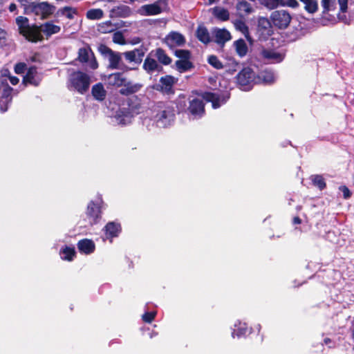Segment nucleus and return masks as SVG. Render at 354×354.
Here are the masks:
<instances>
[{
    "label": "nucleus",
    "mask_w": 354,
    "mask_h": 354,
    "mask_svg": "<svg viewBox=\"0 0 354 354\" xmlns=\"http://www.w3.org/2000/svg\"><path fill=\"white\" fill-rule=\"evenodd\" d=\"M313 185L319 188V190H323L326 187V183L324 178L322 175L312 176Z\"/></svg>",
    "instance_id": "obj_35"
},
{
    "label": "nucleus",
    "mask_w": 354,
    "mask_h": 354,
    "mask_svg": "<svg viewBox=\"0 0 354 354\" xmlns=\"http://www.w3.org/2000/svg\"><path fill=\"white\" fill-rule=\"evenodd\" d=\"M339 190L343 194V198L344 199H348L351 197L352 193L350 189L346 185H341L339 187Z\"/></svg>",
    "instance_id": "obj_51"
},
{
    "label": "nucleus",
    "mask_w": 354,
    "mask_h": 354,
    "mask_svg": "<svg viewBox=\"0 0 354 354\" xmlns=\"http://www.w3.org/2000/svg\"><path fill=\"white\" fill-rule=\"evenodd\" d=\"M97 50L104 59L107 60V68L111 70L128 71L129 68L123 62V53L113 51L105 44H100Z\"/></svg>",
    "instance_id": "obj_3"
},
{
    "label": "nucleus",
    "mask_w": 354,
    "mask_h": 354,
    "mask_svg": "<svg viewBox=\"0 0 354 354\" xmlns=\"http://www.w3.org/2000/svg\"><path fill=\"white\" fill-rule=\"evenodd\" d=\"M155 311L146 312L142 315V320L146 323H151L156 317Z\"/></svg>",
    "instance_id": "obj_49"
},
{
    "label": "nucleus",
    "mask_w": 354,
    "mask_h": 354,
    "mask_svg": "<svg viewBox=\"0 0 354 354\" xmlns=\"http://www.w3.org/2000/svg\"><path fill=\"white\" fill-rule=\"evenodd\" d=\"M260 2L270 10L277 8L280 4V0H260Z\"/></svg>",
    "instance_id": "obj_44"
},
{
    "label": "nucleus",
    "mask_w": 354,
    "mask_h": 354,
    "mask_svg": "<svg viewBox=\"0 0 354 354\" xmlns=\"http://www.w3.org/2000/svg\"><path fill=\"white\" fill-rule=\"evenodd\" d=\"M91 93L95 100L102 101L105 99L106 90H91Z\"/></svg>",
    "instance_id": "obj_46"
},
{
    "label": "nucleus",
    "mask_w": 354,
    "mask_h": 354,
    "mask_svg": "<svg viewBox=\"0 0 354 354\" xmlns=\"http://www.w3.org/2000/svg\"><path fill=\"white\" fill-rule=\"evenodd\" d=\"M113 41L118 44H124L125 39L121 32H116L113 35Z\"/></svg>",
    "instance_id": "obj_48"
},
{
    "label": "nucleus",
    "mask_w": 354,
    "mask_h": 354,
    "mask_svg": "<svg viewBox=\"0 0 354 354\" xmlns=\"http://www.w3.org/2000/svg\"><path fill=\"white\" fill-rule=\"evenodd\" d=\"M17 9V6L15 3H11L9 6V10L13 12Z\"/></svg>",
    "instance_id": "obj_59"
},
{
    "label": "nucleus",
    "mask_w": 354,
    "mask_h": 354,
    "mask_svg": "<svg viewBox=\"0 0 354 354\" xmlns=\"http://www.w3.org/2000/svg\"><path fill=\"white\" fill-rule=\"evenodd\" d=\"M103 11L101 9H91L86 12V17L89 19H100L103 17Z\"/></svg>",
    "instance_id": "obj_40"
},
{
    "label": "nucleus",
    "mask_w": 354,
    "mask_h": 354,
    "mask_svg": "<svg viewBox=\"0 0 354 354\" xmlns=\"http://www.w3.org/2000/svg\"><path fill=\"white\" fill-rule=\"evenodd\" d=\"M188 113L194 119L201 118L205 114V103L202 99L194 98L189 102Z\"/></svg>",
    "instance_id": "obj_11"
},
{
    "label": "nucleus",
    "mask_w": 354,
    "mask_h": 354,
    "mask_svg": "<svg viewBox=\"0 0 354 354\" xmlns=\"http://www.w3.org/2000/svg\"><path fill=\"white\" fill-rule=\"evenodd\" d=\"M59 254L62 260L72 261L76 257V251L74 247L64 245L60 249Z\"/></svg>",
    "instance_id": "obj_25"
},
{
    "label": "nucleus",
    "mask_w": 354,
    "mask_h": 354,
    "mask_svg": "<svg viewBox=\"0 0 354 354\" xmlns=\"http://www.w3.org/2000/svg\"><path fill=\"white\" fill-rule=\"evenodd\" d=\"M236 8L241 16H248L254 10L253 6L246 0H239Z\"/></svg>",
    "instance_id": "obj_22"
},
{
    "label": "nucleus",
    "mask_w": 354,
    "mask_h": 354,
    "mask_svg": "<svg viewBox=\"0 0 354 354\" xmlns=\"http://www.w3.org/2000/svg\"><path fill=\"white\" fill-rule=\"evenodd\" d=\"M116 26L109 21L102 23L98 26V30L102 33H109L113 32Z\"/></svg>",
    "instance_id": "obj_38"
},
{
    "label": "nucleus",
    "mask_w": 354,
    "mask_h": 354,
    "mask_svg": "<svg viewBox=\"0 0 354 354\" xmlns=\"http://www.w3.org/2000/svg\"><path fill=\"white\" fill-rule=\"evenodd\" d=\"M37 68L35 67H30L27 71L26 75L24 77L23 83L27 86L31 85L37 86L39 85L37 79L36 78Z\"/></svg>",
    "instance_id": "obj_23"
},
{
    "label": "nucleus",
    "mask_w": 354,
    "mask_h": 354,
    "mask_svg": "<svg viewBox=\"0 0 354 354\" xmlns=\"http://www.w3.org/2000/svg\"><path fill=\"white\" fill-rule=\"evenodd\" d=\"M102 207L100 204L96 203L91 201L86 208V218L91 225H95L99 223L102 218Z\"/></svg>",
    "instance_id": "obj_10"
},
{
    "label": "nucleus",
    "mask_w": 354,
    "mask_h": 354,
    "mask_svg": "<svg viewBox=\"0 0 354 354\" xmlns=\"http://www.w3.org/2000/svg\"><path fill=\"white\" fill-rule=\"evenodd\" d=\"M106 81L109 85L112 86L133 88L131 82L127 80L123 73H112L107 77Z\"/></svg>",
    "instance_id": "obj_12"
},
{
    "label": "nucleus",
    "mask_w": 354,
    "mask_h": 354,
    "mask_svg": "<svg viewBox=\"0 0 354 354\" xmlns=\"http://www.w3.org/2000/svg\"><path fill=\"white\" fill-rule=\"evenodd\" d=\"M69 80L75 88H88L92 82L91 75L81 71L72 73Z\"/></svg>",
    "instance_id": "obj_7"
},
{
    "label": "nucleus",
    "mask_w": 354,
    "mask_h": 354,
    "mask_svg": "<svg viewBox=\"0 0 354 354\" xmlns=\"http://www.w3.org/2000/svg\"><path fill=\"white\" fill-rule=\"evenodd\" d=\"M11 75L10 71L8 69L3 70L2 71V77L0 78V83L3 84L6 82L5 88H12L7 84V77L9 78V76Z\"/></svg>",
    "instance_id": "obj_50"
},
{
    "label": "nucleus",
    "mask_w": 354,
    "mask_h": 354,
    "mask_svg": "<svg viewBox=\"0 0 354 354\" xmlns=\"http://www.w3.org/2000/svg\"><path fill=\"white\" fill-rule=\"evenodd\" d=\"M299 2L297 0H280L279 6H288L292 8L299 7Z\"/></svg>",
    "instance_id": "obj_47"
},
{
    "label": "nucleus",
    "mask_w": 354,
    "mask_h": 354,
    "mask_svg": "<svg viewBox=\"0 0 354 354\" xmlns=\"http://www.w3.org/2000/svg\"><path fill=\"white\" fill-rule=\"evenodd\" d=\"M153 51H151L144 60L142 68L149 75H153L155 73L161 72L163 70L162 66L153 58Z\"/></svg>",
    "instance_id": "obj_13"
},
{
    "label": "nucleus",
    "mask_w": 354,
    "mask_h": 354,
    "mask_svg": "<svg viewBox=\"0 0 354 354\" xmlns=\"http://www.w3.org/2000/svg\"><path fill=\"white\" fill-rule=\"evenodd\" d=\"M165 42L170 48H173L177 46L183 45L185 43V39L183 35L173 32L165 37Z\"/></svg>",
    "instance_id": "obj_18"
},
{
    "label": "nucleus",
    "mask_w": 354,
    "mask_h": 354,
    "mask_svg": "<svg viewBox=\"0 0 354 354\" xmlns=\"http://www.w3.org/2000/svg\"><path fill=\"white\" fill-rule=\"evenodd\" d=\"M255 73L249 67L242 69L237 75V81L241 86H246L254 80Z\"/></svg>",
    "instance_id": "obj_17"
},
{
    "label": "nucleus",
    "mask_w": 354,
    "mask_h": 354,
    "mask_svg": "<svg viewBox=\"0 0 354 354\" xmlns=\"http://www.w3.org/2000/svg\"><path fill=\"white\" fill-rule=\"evenodd\" d=\"M261 55L265 59L274 60L277 62H281L282 60L281 55L272 50L264 49L261 51Z\"/></svg>",
    "instance_id": "obj_34"
},
{
    "label": "nucleus",
    "mask_w": 354,
    "mask_h": 354,
    "mask_svg": "<svg viewBox=\"0 0 354 354\" xmlns=\"http://www.w3.org/2000/svg\"><path fill=\"white\" fill-rule=\"evenodd\" d=\"M196 37L203 44H208L211 41V38L208 30L204 26H198L196 32Z\"/></svg>",
    "instance_id": "obj_28"
},
{
    "label": "nucleus",
    "mask_w": 354,
    "mask_h": 354,
    "mask_svg": "<svg viewBox=\"0 0 354 354\" xmlns=\"http://www.w3.org/2000/svg\"><path fill=\"white\" fill-rule=\"evenodd\" d=\"M230 93L228 90H225L221 93H214L212 92H205L203 98L207 102L212 103L213 109H216L221 107L230 99Z\"/></svg>",
    "instance_id": "obj_8"
},
{
    "label": "nucleus",
    "mask_w": 354,
    "mask_h": 354,
    "mask_svg": "<svg viewBox=\"0 0 354 354\" xmlns=\"http://www.w3.org/2000/svg\"><path fill=\"white\" fill-rule=\"evenodd\" d=\"M111 12L112 15L118 17H127L131 14V8L126 5L114 7Z\"/></svg>",
    "instance_id": "obj_27"
},
{
    "label": "nucleus",
    "mask_w": 354,
    "mask_h": 354,
    "mask_svg": "<svg viewBox=\"0 0 354 354\" xmlns=\"http://www.w3.org/2000/svg\"><path fill=\"white\" fill-rule=\"evenodd\" d=\"M55 7L46 1L41 3H32L30 6L26 8L24 14L33 13L40 17L41 19L48 18L55 11Z\"/></svg>",
    "instance_id": "obj_5"
},
{
    "label": "nucleus",
    "mask_w": 354,
    "mask_h": 354,
    "mask_svg": "<svg viewBox=\"0 0 354 354\" xmlns=\"http://www.w3.org/2000/svg\"><path fill=\"white\" fill-rule=\"evenodd\" d=\"M270 18L272 25L279 29L286 28L292 19L290 13L284 10L273 11Z\"/></svg>",
    "instance_id": "obj_9"
},
{
    "label": "nucleus",
    "mask_w": 354,
    "mask_h": 354,
    "mask_svg": "<svg viewBox=\"0 0 354 354\" xmlns=\"http://www.w3.org/2000/svg\"><path fill=\"white\" fill-rule=\"evenodd\" d=\"M76 60L92 70L98 68V63L91 47L86 45L78 49Z\"/></svg>",
    "instance_id": "obj_6"
},
{
    "label": "nucleus",
    "mask_w": 354,
    "mask_h": 354,
    "mask_svg": "<svg viewBox=\"0 0 354 354\" xmlns=\"http://www.w3.org/2000/svg\"><path fill=\"white\" fill-rule=\"evenodd\" d=\"M234 45L236 47V50L237 53L241 56L243 57L246 55L248 52V47L243 39L237 40L234 42Z\"/></svg>",
    "instance_id": "obj_37"
},
{
    "label": "nucleus",
    "mask_w": 354,
    "mask_h": 354,
    "mask_svg": "<svg viewBox=\"0 0 354 354\" xmlns=\"http://www.w3.org/2000/svg\"><path fill=\"white\" fill-rule=\"evenodd\" d=\"M79 252L84 254H91L95 250V244L94 241L88 239H83L80 240L77 243Z\"/></svg>",
    "instance_id": "obj_19"
},
{
    "label": "nucleus",
    "mask_w": 354,
    "mask_h": 354,
    "mask_svg": "<svg viewBox=\"0 0 354 354\" xmlns=\"http://www.w3.org/2000/svg\"><path fill=\"white\" fill-rule=\"evenodd\" d=\"M212 34L214 37V41L218 44L223 45L231 39L230 33L225 29L214 28Z\"/></svg>",
    "instance_id": "obj_21"
},
{
    "label": "nucleus",
    "mask_w": 354,
    "mask_h": 354,
    "mask_svg": "<svg viewBox=\"0 0 354 354\" xmlns=\"http://www.w3.org/2000/svg\"><path fill=\"white\" fill-rule=\"evenodd\" d=\"M153 56H154L158 59V62L161 65H169L171 63L172 59L170 58L165 53V51L160 48H156L153 53Z\"/></svg>",
    "instance_id": "obj_26"
},
{
    "label": "nucleus",
    "mask_w": 354,
    "mask_h": 354,
    "mask_svg": "<svg viewBox=\"0 0 354 354\" xmlns=\"http://www.w3.org/2000/svg\"><path fill=\"white\" fill-rule=\"evenodd\" d=\"M138 90H119L124 97L121 107L116 112L118 123L125 125L136 115L141 113L149 105L150 99L145 94H136Z\"/></svg>",
    "instance_id": "obj_1"
},
{
    "label": "nucleus",
    "mask_w": 354,
    "mask_h": 354,
    "mask_svg": "<svg viewBox=\"0 0 354 354\" xmlns=\"http://www.w3.org/2000/svg\"><path fill=\"white\" fill-rule=\"evenodd\" d=\"M37 30L39 32V39L38 41H41L43 39V36L41 33H44L46 38H48L51 35L58 33L61 28L59 26L53 24L52 22L48 21L46 22L40 26H37Z\"/></svg>",
    "instance_id": "obj_16"
},
{
    "label": "nucleus",
    "mask_w": 354,
    "mask_h": 354,
    "mask_svg": "<svg viewBox=\"0 0 354 354\" xmlns=\"http://www.w3.org/2000/svg\"><path fill=\"white\" fill-rule=\"evenodd\" d=\"M175 114L172 108L159 102L151 108V119L160 128H167L174 122Z\"/></svg>",
    "instance_id": "obj_2"
},
{
    "label": "nucleus",
    "mask_w": 354,
    "mask_h": 354,
    "mask_svg": "<svg viewBox=\"0 0 354 354\" xmlns=\"http://www.w3.org/2000/svg\"><path fill=\"white\" fill-rule=\"evenodd\" d=\"M334 0H322V6L324 9L323 12H327L330 10V3L333 2Z\"/></svg>",
    "instance_id": "obj_53"
},
{
    "label": "nucleus",
    "mask_w": 354,
    "mask_h": 354,
    "mask_svg": "<svg viewBox=\"0 0 354 354\" xmlns=\"http://www.w3.org/2000/svg\"><path fill=\"white\" fill-rule=\"evenodd\" d=\"M145 15H158L162 12L161 8L157 3L145 5L141 7Z\"/></svg>",
    "instance_id": "obj_29"
},
{
    "label": "nucleus",
    "mask_w": 354,
    "mask_h": 354,
    "mask_svg": "<svg viewBox=\"0 0 354 354\" xmlns=\"http://www.w3.org/2000/svg\"><path fill=\"white\" fill-rule=\"evenodd\" d=\"M3 0H0V5L2 4Z\"/></svg>",
    "instance_id": "obj_63"
},
{
    "label": "nucleus",
    "mask_w": 354,
    "mask_h": 354,
    "mask_svg": "<svg viewBox=\"0 0 354 354\" xmlns=\"http://www.w3.org/2000/svg\"><path fill=\"white\" fill-rule=\"evenodd\" d=\"M235 28L241 32L248 39L249 30L245 23L241 20H236L234 22Z\"/></svg>",
    "instance_id": "obj_39"
},
{
    "label": "nucleus",
    "mask_w": 354,
    "mask_h": 354,
    "mask_svg": "<svg viewBox=\"0 0 354 354\" xmlns=\"http://www.w3.org/2000/svg\"><path fill=\"white\" fill-rule=\"evenodd\" d=\"M6 35V32L3 29L0 28V43H1L2 40L5 39Z\"/></svg>",
    "instance_id": "obj_57"
},
{
    "label": "nucleus",
    "mask_w": 354,
    "mask_h": 354,
    "mask_svg": "<svg viewBox=\"0 0 354 354\" xmlns=\"http://www.w3.org/2000/svg\"><path fill=\"white\" fill-rule=\"evenodd\" d=\"M213 15L218 19L221 21H227L229 19L230 14L227 9L221 8V7H215L213 8Z\"/></svg>",
    "instance_id": "obj_31"
},
{
    "label": "nucleus",
    "mask_w": 354,
    "mask_h": 354,
    "mask_svg": "<svg viewBox=\"0 0 354 354\" xmlns=\"http://www.w3.org/2000/svg\"><path fill=\"white\" fill-rule=\"evenodd\" d=\"M175 66L180 73L186 72L194 67L193 64L189 60H177L175 62Z\"/></svg>",
    "instance_id": "obj_33"
},
{
    "label": "nucleus",
    "mask_w": 354,
    "mask_h": 354,
    "mask_svg": "<svg viewBox=\"0 0 354 354\" xmlns=\"http://www.w3.org/2000/svg\"><path fill=\"white\" fill-rule=\"evenodd\" d=\"M252 328L245 323H239L236 326L234 333L238 337H245L251 333Z\"/></svg>",
    "instance_id": "obj_30"
},
{
    "label": "nucleus",
    "mask_w": 354,
    "mask_h": 354,
    "mask_svg": "<svg viewBox=\"0 0 354 354\" xmlns=\"http://www.w3.org/2000/svg\"><path fill=\"white\" fill-rule=\"evenodd\" d=\"M161 91H162L163 93H165L167 94H171V93H174V90H170V89H168V90H160Z\"/></svg>",
    "instance_id": "obj_60"
},
{
    "label": "nucleus",
    "mask_w": 354,
    "mask_h": 354,
    "mask_svg": "<svg viewBox=\"0 0 354 354\" xmlns=\"http://www.w3.org/2000/svg\"><path fill=\"white\" fill-rule=\"evenodd\" d=\"M91 88H104V86L102 83H97L93 85Z\"/></svg>",
    "instance_id": "obj_58"
},
{
    "label": "nucleus",
    "mask_w": 354,
    "mask_h": 354,
    "mask_svg": "<svg viewBox=\"0 0 354 354\" xmlns=\"http://www.w3.org/2000/svg\"><path fill=\"white\" fill-rule=\"evenodd\" d=\"M304 4V9L308 13L313 14L318 10L317 0H299Z\"/></svg>",
    "instance_id": "obj_32"
},
{
    "label": "nucleus",
    "mask_w": 354,
    "mask_h": 354,
    "mask_svg": "<svg viewBox=\"0 0 354 354\" xmlns=\"http://www.w3.org/2000/svg\"><path fill=\"white\" fill-rule=\"evenodd\" d=\"M78 92L81 94H84L85 91H86L87 90H81V89H79L77 90Z\"/></svg>",
    "instance_id": "obj_61"
},
{
    "label": "nucleus",
    "mask_w": 354,
    "mask_h": 354,
    "mask_svg": "<svg viewBox=\"0 0 354 354\" xmlns=\"http://www.w3.org/2000/svg\"><path fill=\"white\" fill-rule=\"evenodd\" d=\"M26 70V64L24 62H19L15 66V72L17 74H22Z\"/></svg>",
    "instance_id": "obj_52"
},
{
    "label": "nucleus",
    "mask_w": 354,
    "mask_h": 354,
    "mask_svg": "<svg viewBox=\"0 0 354 354\" xmlns=\"http://www.w3.org/2000/svg\"><path fill=\"white\" fill-rule=\"evenodd\" d=\"M8 79H9L10 83L13 86L17 85L19 83V80L18 77H15V76H12V75H10Z\"/></svg>",
    "instance_id": "obj_55"
},
{
    "label": "nucleus",
    "mask_w": 354,
    "mask_h": 354,
    "mask_svg": "<svg viewBox=\"0 0 354 354\" xmlns=\"http://www.w3.org/2000/svg\"><path fill=\"white\" fill-rule=\"evenodd\" d=\"M292 223L295 225H298L301 223V219L299 216H295L292 219Z\"/></svg>",
    "instance_id": "obj_56"
},
{
    "label": "nucleus",
    "mask_w": 354,
    "mask_h": 354,
    "mask_svg": "<svg viewBox=\"0 0 354 354\" xmlns=\"http://www.w3.org/2000/svg\"><path fill=\"white\" fill-rule=\"evenodd\" d=\"M13 90H3L0 97V110L2 113L6 112L8 109V104L12 101V91Z\"/></svg>",
    "instance_id": "obj_24"
},
{
    "label": "nucleus",
    "mask_w": 354,
    "mask_h": 354,
    "mask_svg": "<svg viewBox=\"0 0 354 354\" xmlns=\"http://www.w3.org/2000/svg\"><path fill=\"white\" fill-rule=\"evenodd\" d=\"M16 23L18 26L20 34L30 41L36 42L38 41L39 38L37 26H30L28 19L23 16L18 17L16 19Z\"/></svg>",
    "instance_id": "obj_4"
},
{
    "label": "nucleus",
    "mask_w": 354,
    "mask_h": 354,
    "mask_svg": "<svg viewBox=\"0 0 354 354\" xmlns=\"http://www.w3.org/2000/svg\"><path fill=\"white\" fill-rule=\"evenodd\" d=\"M338 2L340 6L341 11L343 12H346L347 10L348 0H338Z\"/></svg>",
    "instance_id": "obj_54"
},
{
    "label": "nucleus",
    "mask_w": 354,
    "mask_h": 354,
    "mask_svg": "<svg viewBox=\"0 0 354 354\" xmlns=\"http://www.w3.org/2000/svg\"><path fill=\"white\" fill-rule=\"evenodd\" d=\"M160 82L166 87H171L177 82V79L171 75H166L160 78Z\"/></svg>",
    "instance_id": "obj_43"
},
{
    "label": "nucleus",
    "mask_w": 354,
    "mask_h": 354,
    "mask_svg": "<svg viewBox=\"0 0 354 354\" xmlns=\"http://www.w3.org/2000/svg\"><path fill=\"white\" fill-rule=\"evenodd\" d=\"M208 63L216 69H221L223 67L222 63L215 55H210L208 57Z\"/></svg>",
    "instance_id": "obj_45"
},
{
    "label": "nucleus",
    "mask_w": 354,
    "mask_h": 354,
    "mask_svg": "<svg viewBox=\"0 0 354 354\" xmlns=\"http://www.w3.org/2000/svg\"><path fill=\"white\" fill-rule=\"evenodd\" d=\"M272 21L266 17H259L258 19V31L261 32V35L264 37L270 36L272 34Z\"/></svg>",
    "instance_id": "obj_20"
},
{
    "label": "nucleus",
    "mask_w": 354,
    "mask_h": 354,
    "mask_svg": "<svg viewBox=\"0 0 354 354\" xmlns=\"http://www.w3.org/2000/svg\"><path fill=\"white\" fill-rule=\"evenodd\" d=\"M105 236L110 241L113 238L118 237L122 232V226L120 223L117 221L108 222L103 228Z\"/></svg>",
    "instance_id": "obj_15"
},
{
    "label": "nucleus",
    "mask_w": 354,
    "mask_h": 354,
    "mask_svg": "<svg viewBox=\"0 0 354 354\" xmlns=\"http://www.w3.org/2000/svg\"><path fill=\"white\" fill-rule=\"evenodd\" d=\"M261 78L262 81L266 84H272L275 81L274 74L272 71H264L261 74Z\"/></svg>",
    "instance_id": "obj_42"
},
{
    "label": "nucleus",
    "mask_w": 354,
    "mask_h": 354,
    "mask_svg": "<svg viewBox=\"0 0 354 354\" xmlns=\"http://www.w3.org/2000/svg\"><path fill=\"white\" fill-rule=\"evenodd\" d=\"M324 342H325V343H328V342H330V339L329 338H326V339H324Z\"/></svg>",
    "instance_id": "obj_62"
},
{
    "label": "nucleus",
    "mask_w": 354,
    "mask_h": 354,
    "mask_svg": "<svg viewBox=\"0 0 354 354\" xmlns=\"http://www.w3.org/2000/svg\"><path fill=\"white\" fill-rule=\"evenodd\" d=\"M146 51L147 49L145 47L140 46L132 50L124 52L123 57L129 63L133 62L139 64L142 62Z\"/></svg>",
    "instance_id": "obj_14"
},
{
    "label": "nucleus",
    "mask_w": 354,
    "mask_h": 354,
    "mask_svg": "<svg viewBox=\"0 0 354 354\" xmlns=\"http://www.w3.org/2000/svg\"><path fill=\"white\" fill-rule=\"evenodd\" d=\"M174 55L180 58V60H189L191 57V53L188 50L178 49L174 52Z\"/></svg>",
    "instance_id": "obj_41"
},
{
    "label": "nucleus",
    "mask_w": 354,
    "mask_h": 354,
    "mask_svg": "<svg viewBox=\"0 0 354 354\" xmlns=\"http://www.w3.org/2000/svg\"><path fill=\"white\" fill-rule=\"evenodd\" d=\"M58 12L60 15L65 16L68 19H73L75 15L77 14V9L70 6H65L62 8H60L58 10Z\"/></svg>",
    "instance_id": "obj_36"
}]
</instances>
